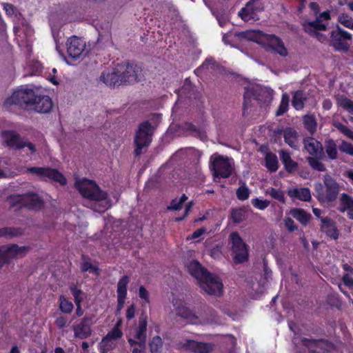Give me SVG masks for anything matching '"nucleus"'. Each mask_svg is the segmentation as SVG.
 I'll return each instance as SVG.
<instances>
[{"mask_svg":"<svg viewBox=\"0 0 353 353\" xmlns=\"http://www.w3.org/2000/svg\"><path fill=\"white\" fill-rule=\"evenodd\" d=\"M304 128L313 134L316 130V121L313 115H305L303 117Z\"/></svg>","mask_w":353,"mask_h":353,"instance_id":"40","label":"nucleus"},{"mask_svg":"<svg viewBox=\"0 0 353 353\" xmlns=\"http://www.w3.org/2000/svg\"><path fill=\"white\" fill-rule=\"evenodd\" d=\"M251 203L254 208L261 210H265L270 204V201L267 199L262 200L258 198L252 199Z\"/></svg>","mask_w":353,"mask_h":353,"instance_id":"52","label":"nucleus"},{"mask_svg":"<svg viewBox=\"0 0 353 353\" xmlns=\"http://www.w3.org/2000/svg\"><path fill=\"white\" fill-rule=\"evenodd\" d=\"M218 66V64L213 58H208L204 62L194 70V73L196 76H199L204 71L209 70H215Z\"/></svg>","mask_w":353,"mask_h":353,"instance_id":"37","label":"nucleus"},{"mask_svg":"<svg viewBox=\"0 0 353 353\" xmlns=\"http://www.w3.org/2000/svg\"><path fill=\"white\" fill-rule=\"evenodd\" d=\"M186 129L188 131L192 132V135L195 137L199 138L201 140H204L206 138L205 132L202 131L191 123L186 124Z\"/></svg>","mask_w":353,"mask_h":353,"instance_id":"45","label":"nucleus"},{"mask_svg":"<svg viewBox=\"0 0 353 353\" xmlns=\"http://www.w3.org/2000/svg\"><path fill=\"white\" fill-rule=\"evenodd\" d=\"M188 272L194 277L200 288L210 295H219L222 292L223 283L216 275L210 273L197 261H193L188 266Z\"/></svg>","mask_w":353,"mask_h":353,"instance_id":"1","label":"nucleus"},{"mask_svg":"<svg viewBox=\"0 0 353 353\" xmlns=\"http://www.w3.org/2000/svg\"><path fill=\"white\" fill-rule=\"evenodd\" d=\"M352 39V34L339 26L330 33L331 46L339 52H347L350 49Z\"/></svg>","mask_w":353,"mask_h":353,"instance_id":"11","label":"nucleus"},{"mask_svg":"<svg viewBox=\"0 0 353 353\" xmlns=\"http://www.w3.org/2000/svg\"><path fill=\"white\" fill-rule=\"evenodd\" d=\"M285 224L289 232H292L298 229V226L291 218H287L285 221Z\"/></svg>","mask_w":353,"mask_h":353,"instance_id":"61","label":"nucleus"},{"mask_svg":"<svg viewBox=\"0 0 353 353\" xmlns=\"http://www.w3.org/2000/svg\"><path fill=\"white\" fill-rule=\"evenodd\" d=\"M303 30L310 37L319 39V37H323V34L319 32V31H325L327 26L318 18H316L315 20L312 21H305L303 23Z\"/></svg>","mask_w":353,"mask_h":353,"instance_id":"23","label":"nucleus"},{"mask_svg":"<svg viewBox=\"0 0 353 353\" xmlns=\"http://www.w3.org/2000/svg\"><path fill=\"white\" fill-rule=\"evenodd\" d=\"M66 48L69 57L74 60L82 59L85 56L84 54L86 48L85 41L77 36L73 35L68 39Z\"/></svg>","mask_w":353,"mask_h":353,"instance_id":"16","label":"nucleus"},{"mask_svg":"<svg viewBox=\"0 0 353 353\" xmlns=\"http://www.w3.org/2000/svg\"><path fill=\"white\" fill-rule=\"evenodd\" d=\"M2 137L3 138L6 145L14 150H21L27 147L30 154L36 152L35 145L31 142L25 141L19 134L14 130H4L2 132Z\"/></svg>","mask_w":353,"mask_h":353,"instance_id":"12","label":"nucleus"},{"mask_svg":"<svg viewBox=\"0 0 353 353\" xmlns=\"http://www.w3.org/2000/svg\"><path fill=\"white\" fill-rule=\"evenodd\" d=\"M8 200L10 207L15 210H20L25 208L30 210H39L44 205L43 200L37 193L26 192L23 194H11Z\"/></svg>","mask_w":353,"mask_h":353,"instance_id":"4","label":"nucleus"},{"mask_svg":"<svg viewBox=\"0 0 353 353\" xmlns=\"http://www.w3.org/2000/svg\"><path fill=\"white\" fill-rule=\"evenodd\" d=\"M121 70L123 81L125 84H132L143 79V68L134 62H128L125 66L119 67Z\"/></svg>","mask_w":353,"mask_h":353,"instance_id":"15","label":"nucleus"},{"mask_svg":"<svg viewBox=\"0 0 353 353\" xmlns=\"http://www.w3.org/2000/svg\"><path fill=\"white\" fill-rule=\"evenodd\" d=\"M304 149L310 157L320 156L325 157V152L322 143L312 137H305L303 140Z\"/></svg>","mask_w":353,"mask_h":353,"instance_id":"20","label":"nucleus"},{"mask_svg":"<svg viewBox=\"0 0 353 353\" xmlns=\"http://www.w3.org/2000/svg\"><path fill=\"white\" fill-rule=\"evenodd\" d=\"M123 79L121 70H120L119 67L112 70H104L100 76V81L103 82L107 86L112 88L121 85H125Z\"/></svg>","mask_w":353,"mask_h":353,"instance_id":"18","label":"nucleus"},{"mask_svg":"<svg viewBox=\"0 0 353 353\" xmlns=\"http://www.w3.org/2000/svg\"><path fill=\"white\" fill-rule=\"evenodd\" d=\"M59 309L65 314H70L74 310V305L64 295H60L59 297Z\"/></svg>","mask_w":353,"mask_h":353,"instance_id":"36","label":"nucleus"},{"mask_svg":"<svg viewBox=\"0 0 353 353\" xmlns=\"http://www.w3.org/2000/svg\"><path fill=\"white\" fill-rule=\"evenodd\" d=\"M265 166L270 172H275L279 168V161L277 156L272 152H268L265 156Z\"/></svg>","mask_w":353,"mask_h":353,"instance_id":"34","label":"nucleus"},{"mask_svg":"<svg viewBox=\"0 0 353 353\" xmlns=\"http://www.w3.org/2000/svg\"><path fill=\"white\" fill-rule=\"evenodd\" d=\"M338 210L344 213L347 212V216L353 220V197L346 193H343L339 199Z\"/></svg>","mask_w":353,"mask_h":353,"instance_id":"26","label":"nucleus"},{"mask_svg":"<svg viewBox=\"0 0 353 353\" xmlns=\"http://www.w3.org/2000/svg\"><path fill=\"white\" fill-rule=\"evenodd\" d=\"M151 353H160L163 347V341L159 336H154L149 343Z\"/></svg>","mask_w":353,"mask_h":353,"instance_id":"41","label":"nucleus"},{"mask_svg":"<svg viewBox=\"0 0 353 353\" xmlns=\"http://www.w3.org/2000/svg\"><path fill=\"white\" fill-rule=\"evenodd\" d=\"M316 198L321 204L331 205L338 198L339 185L330 174L323 177V183H316L314 185Z\"/></svg>","mask_w":353,"mask_h":353,"instance_id":"3","label":"nucleus"},{"mask_svg":"<svg viewBox=\"0 0 353 353\" xmlns=\"http://www.w3.org/2000/svg\"><path fill=\"white\" fill-rule=\"evenodd\" d=\"M339 104L350 114H353V101L347 97H343L339 100Z\"/></svg>","mask_w":353,"mask_h":353,"instance_id":"49","label":"nucleus"},{"mask_svg":"<svg viewBox=\"0 0 353 353\" xmlns=\"http://www.w3.org/2000/svg\"><path fill=\"white\" fill-rule=\"evenodd\" d=\"M94 324L93 316H85L81 318L72 326L74 336L82 340L89 338L92 334V327Z\"/></svg>","mask_w":353,"mask_h":353,"instance_id":"17","label":"nucleus"},{"mask_svg":"<svg viewBox=\"0 0 353 353\" xmlns=\"http://www.w3.org/2000/svg\"><path fill=\"white\" fill-rule=\"evenodd\" d=\"M71 294L74 297V301L75 304L82 303L84 299L86 297V294L81 289H79L77 286L72 283L69 287Z\"/></svg>","mask_w":353,"mask_h":353,"instance_id":"39","label":"nucleus"},{"mask_svg":"<svg viewBox=\"0 0 353 353\" xmlns=\"http://www.w3.org/2000/svg\"><path fill=\"white\" fill-rule=\"evenodd\" d=\"M29 250L28 246L20 247L17 244L0 246V269L10 263L12 259L25 256Z\"/></svg>","mask_w":353,"mask_h":353,"instance_id":"13","label":"nucleus"},{"mask_svg":"<svg viewBox=\"0 0 353 353\" xmlns=\"http://www.w3.org/2000/svg\"><path fill=\"white\" fill-rule=\"evenodd\" d=\"M289 101L288 94L287 93L283 94L280 105L276 112V116H281L288 110Z\"/></svg>","mask_w":353,"mask_h":353,"instance_id":"43","label":"nucleus"},{"mask_svg":"<svg viewBox=\"0 0 353 353\" xmlns=\"http://www.w3.org/2000/svg\"><path fill=\"white\" fill-rule=\"evenodd\" d=\"M120 321H118L114 327L108 332L105 336V339H108L110 341H116L120 339L123 336V332L119 328Z\"/></svg>","mask_w":353,"mask_h":353,"instance_id":"42","label":"nucleus"},{"mask_svg":"<svg viewBox=\"0 0 353 353\" xmlns=\"http://www.w3.org/2000/svg\"><path fill=\"white\" fill-rule=\"evenodd\" d=\"M193 205H194V203L192 201L189 202L185 206L184 214L182 216L176 217L174 219V221L180 222V221L184 220L188 216L189 212L191 210V208H192Z\"/></svg>","mask_w":353,"mask_h":353,"instance_id":"59","label":"nucleus"},{"mask_svg":"<svg viewBox=\"0 0 353 353\" xmlns=\"http://www.w3.org/2000/svg\"><path fill=\"white\" fill-rule=\"evenodd\" d=\"M114 348L115 345L113 344L112 341L108 339H105V336L102 338V340L99 345L100 353H108L109 351L112 350Z\"/></svg>","mask_w":353,"mask_h":353,"instance_id":"44","label":"nucleus"},{"mask_svg":"<svg viewBox=\"0 0 353 353\" xmlns=\"http://www.w3.org/2000/svg\"><path fill=\"white\" fill-rule=\"evenodd\" d=\"M69 323L68 318L63 315L57 316L54 321V324L59 329H63L67 327Z\"/></svg>","mask_w":353,"mask_h":353,"instance_id":"55","label":"nucleus"},{"mask_svg":"<svg viewBox=\"0 0 353 353\" xmlns=\"http://www.w3.org/2000/svg\"><path fill=\"white\" fill-rule=\"evenodd\" d=\"M325 151L330 160H336L338 158L337 145L332 139L325 140Z\"/></svg>","mask_w":353,"mask_h":353,"instance_id":"35","label":"nucleus"},{"mask_svg":"<svg viewBox=\"0 0 353 353\" xmlns=\"http://www.w3.org/2000/svg\"><path fill=\"white\" fill-rule=\"evenodd\" d=\"M321 230L332 239L336 240L339 238V232L335 222L329 216L321 219Z\"/></svg>","mask_w":353,"mask_h":353,"instance_id":"25","label":"nucleus"},{"mask_svg":"<svg viewBox=\"0 0 353 353\" xmlns=\"http://www.w3.org/2000/svg\"><path fill=\"white\" fill-rule=\"evenodd\" d=\"M176 314L178 316L185 319L189 323L197 325L203 323L199 316L185 306L179 307Z\"/></svg>","mask_w":353,"mask_h":353,"instance_id":"27","label":"nucleus"},{"mask_svg":"<svg viewBox=\"0 0 353 353\" xmlns=\"http://www.w3.org/2000/svg\"><path fill=\"white\" fill-rule=\"evenodd\" d=\"M284 141L290 148L298 149L299 133L291 127H287L283 130Z\"/></svg>","mask_w":353,"mask_h":353,"instance_id":"29","label":"nucleus"},{"mask_svg":"<svg viewBox=\"0 0 353 353\" xmlns=\"http://www.w3.org/2000/svg\"><path fill=\"white\" fill-rule=\"evenodd\" d=\"M290 214L304 226H306L309 223L312 217L310 213L302 208H293L290 210Z\"/></svg>","mask_w":353,"mask_h":353,"instance_id":"31","label":"nucleus"},{"mask_svg":"<svg viewBox=\"0 0 353 353\" xmlns=\"http://www.w3.org/2000/svg\"><path fill=\"white\" fill-rule=\"evenodd\" d=\"M27 172L38 176L42 181L49 179L57 182L61 185H65L67 179L64 175L55 168L49 167H28Z\"/></svg>","mask_w":353,"mask_h":353,"instance_id":"10","label":"nucleus"},{"mask_svg":"<svg viewBox=\"0 0 353 353\" xmlns=\"http://www.w3.org/2000/svg\"><path fill=\"white\" fill-rule=\"evenodd\" d=\"M210 168L214 177L227 179L232 174L234 164L229 157L215 154L210 157Z\"/></svg>","mask_w":353,"mask_h":353,"instance_id":"6","label":"nucleus"},{"mask_svg":"<svg viewBox=\"0 0 353 353\" xmlns=\"http://www.w3.org/2000/svg\"><path fill=\"white\" fill-rule=\"evenodd\" d=\"M242 34H243V37L251 41H254L256 39L257 34H261L267 50L270 48L272 51L279 54L281 57H286L288 54L287 48L285 47L283 41L275 34H262L261 31L256 32L253 30L244 32Z\"/></svg>","mask_w":353,"mask_h":353,"instance_id":"7","label":"nucleus"},{"mask_svg":"<svg viewBox=\"0 0 353 353\" xmlns=\"http://www.w3.org/2000/svg\"><path fill=\"white\" fill-rule=\"evenodd\" d=\"M339 148L341 152L353 156V145L351 143L343 141Z\"/></svg>","mask_w":353,"mask_h":353,"instance_id":"54","label":"nucleus"},{"mask_svg":"<svg viewBox=\"0 0 353 353\" xmlns=\"http://www.w3.org/2000/svg\"><path fill=\"white\" fill-rule=\"evenodd\" d=\"M319 339H308L305 337L301 338V343L303 346L307 348L309 350L312 347H316Z\"/></svg>","mask_w":353,"mask_h":353,"instance_id":"53","label":"nucleus"},{"mask_svg":"<svg viewBox=\"0 0 353 353\" xmlns=\"http://www.w3.org/2000/svg\"><path fill=\"white\" fill-rule=\"evenodd\" d=\"M288 196L294 199H299L302 201H310L312 199L311 192L308 188H293L288 191Z\"/></svg>","mask_w":353,"mask_h":353,"instance_id":"28","label":"nucleus"},{"mask_svg":"<svg viewBox=\"0 0 353 353\" xmlns=\"http://www.w3.org/2000/svg\"><path fill=\"white\" fill-rule=\"evenodd\" d=\"M34 110L39 113H48L53 108V103L50 97L46 95H37L36 100L32 103Z\"/></svg>","mask_w":353,"mask_h":353,"instance_id":"24","label":"nucleus"},{"mask_svg":"<svg viewBox=\"0 0 353 353\" xmlns=\"http://www.w3.org/2000/svg\"><path fill=\"white\" fill-rule=\"evenodd\" d=\"M338 21L344 27L353 29V18L346 13L340 14L338 17Z\"/></svg>","mask_w":353,"mask_h":353,"instance_id":"46","label":"nucleus"},{"mask_svg":"<svg viewBox=\"0 0 353 353\" xmlns=\"http://www.w3.org/2000/svg\"><path fill=\"white\" fill-rule=\"evenodd\" d=\"M336 128L341 133H343L347 137L353 139V131L350 130L347 126L342 123H339L336 126Z\"/></svg>","mask_w":353,"mask_h":353,"instance_id":"56","label":"nucleus"},{"mask_svg":"<svg viewBox=\"0 0 353 353\" xmlns=\"http://www.w3.org/2000/svg\"><path fill=\"white\" fill-rule=\"evenodd\" d=\"M262 92L265 91L261 88H246L243 94V115L244 117L248 114V109L252 105V99L261 101V95Z\"/></svg>","mask_w":353,"mask_h":353,"instance_id":"22","label":"nucleus"},{"mask_svg":"<svg viewBox=\"0 0 353 353\" xmlns=\"http://www.w3.org/2000/svg\"><path fill=\"white\" fill-rule=\"evenodd\" d=\"M231 219L235 223H240L244 220V212L242 209H233L231 212Z\"/></svg>","mask_w":353,"mask_h":353,"instance_id":"50","label":"nucleus"},{"mask_svg":"<svg viewBox=\"0 0 353 353\" xmlns=\"http://www.w3.org/2000/svg\"><path fill=\"white\" fill-rule=\"evenodd\" d=\"M179 346L181 349L190 350L194 353H210L214 349L212 343L199 342L194 340H186L185 343H180Z\"/></svg>","mask_w":353,"mask_h":353,"instance_id":"19","label":"nucleus"},{"mask_svg":"<svg viewBox=\"0 0 353 353\" xmlns=\"http://www.w3.org/2000/svg\"><path fill=\"white\" fill-rule=\"evenodd\" d=\"M130 282V278L127 275L123 276L117 283V305L116 314H117L123 308L128 291L127 287Z\"/></svg>","mask_w":353,"mask_h":353,"instance_id":"21","label":"nucleus"},{"mask_svg":"<svg viewBox=\"0 0 353 353\" xmlns=\"http://www.w3.org/2000/svg\"><path fill=\"white\" fill-rule=\"evenodd\" d=\"M36 100V94L32 89L19 88L13 92L3 102L2 108L5 111H11L12 105H17L21 108H26L32 105Z\"/></svg>","mask_w":353,"mask_h":353,"instance_id":"5","label":"nucleus"},{"mask_svg":"<svg viewBox=\"0 0 353 353\" xmlns=\"http://www.w3.org/2000/svg\"><path fill=\"white\" fill-rule=\"evenodd\" d=\"M250 190L245 185H241L236 191V197L240 201H245L250 196Z\"/></svg>","mask_w":353,"mask_h":353,"instance_id":"48","label":"nucleus"},{"mask_svg":"<svg viewBox=\"0 0 353 353\" xmlns=\"http://www.w3.org/2000/svg\"><path fill=\"white\" fill-rule=\"evenodd\" d=\"M81 269L82 272H87L88 270L97 271V270H98L97 267H94L89 261H83L81 264Z\"/></svg>","mask_w":353,"mask_h":353,"instance_id":"62","label":"nucleus"},{"mask_svg":"<svg viewBox=\"0 0 353 353\" xmlns=\"http://www.w3.org/2000/svg\"><path fill=\"white\" fill-rule=\"evenodd\" d=\"M136 307L134 304L129 305L126 310L125 316L128 321L132 320L135 316Z\"/></svg>","mask_w":353,"mask_h":353,"instance_id":"60","label":"nucleus"},{"mask_svg":"<svg viewBox=\"0 0 353 353\" xmlns=\"http://www.w3.org/2000/svg\"><path fill=\"white\" fill-rule=\"evenodd\" d=\"M230 241L232 244L231 250L234 263L241 264L246 262L249 258L248 246L237 232H232L230 234Z\"/></svg>","mask_w":353,"mask_h":353,"instance_id":"9","label":"nucleus"},{"mask_svg":"<svg viewBox=\"0 0 353 353\" xmlns=\"http://www.w3.org/2000/svg\"><path fill=\"white\" fill-rule=\"evenodd\" d=\"M344 285L348 288H353V278L348 273L344 274L342 277Z\"/></svg>","mask_w":353,"mask_h":353,"instance_id":"63","label":"nucleus"},{"mask_svg":"<svg viewBox=\"0 0 353 353\" xmlns=\"http://www.w3.org/2000/svg\"><path fill=\"white\" fill-rule=\"evenodd\" d=\"M75 187L84 198L90 201H102L108 198L107 192L103 191L94 181H77Z\"/></svg>","mask_w":353,"mask_h":353,"instance_id":"8","label":"nucleus"},{"mask_svg":"<svg viewBox=\"0 0 353 353\" xmlns=\"http://www.w3.org/2000/svg\"><path fill=\"white\" fill-rule=\"evenodd\" d=\"M24 230L19 227H4L0 228V237L12 239L23 235Z\"/></svg>","mask_w":353,"mask_h":353,"instance_id":"33","label":"nucleus"},{"mask_svg":"<svg viewBox=\"0 0 353 353\" xmlns=\"http://www.w3.org/2000/svg\"><path fill=\"white\" fill-rule=\"evenodd\" d=\"M148 317L145 312H142L139 317L138 324L134 328V338H128V342L130 347L135 345L143 346L146 344Z\"/></svg>","mask_w":353,"mask_h":353,"instance_id":"14","label":"nucleus"},{"mask_svg":"<svg viewBox=\"0 0 353 353\" xmlns=\"http://www.w3.org/2000/svg\"><path fill=\"white\" fill-rule=\"evenodd\" d=\"M268 194L273 199L278 200L282 203H285V201L284 193L280 189H276L274 188H271L268 191Z\"/></svg>","mask_w":353,"mask_h":353,"instance_id":"51","label":"nucleus"},{"mask_svg":"<svg viewBox=\"0 0 353 353\" xmlns=\"http://www.w3.org/2000/svg\"><path fill=\"white\" fill-rule=\"evenodd\" d=\"M161 116L159 113L152 114V123L146 120L139 124L134 139L135 156H139L143 148L148 147L152 143L155 130L161 121Z\"/></svg>","mask_w":353,"mask_h":353,"instance_id":"2","label":"nucleus"},{"mask_svg":"<svg viewBox=\"0 0 353 353\" xmlns=\"http://www.w3.org/2000/svg\"><path fill=\"white\" fill-rule=\"evenodd\" d=\"M182 205L183 204L177 198H175L171 201L170 204L168 206L167 209L168 210H179L181 209Z\"/></svg>","mask_w":353,"mask_h":353,"instance_id":"58","label":"nucleus"},{"mask_svg":"<svg viewBox=\"0 0 353 353\" xmlns=\"http://www.w3.org/2000/svg\"><path fill=\"white\" fill-rule=\"evenodd\" d=\"M139 296L140 299L144 300L146 303H149L150 302L149 292L143 285H141L139 287Z\"/></svg>","mask_w":353,"mask_h":353,"instance_id":"57","label":"nucleus"},{"mask_svg":"<svg viewBox=\"0 0 353 353\" xmlns=\"http://www.w3.org/2000/svg\"><path fill=\"white\" fill-rule=\"evenodd\" d=\"M250 6L251 3H248L246 6L245 8H241V10L239 12V14L241 17V18L245 21H248L249 20L253 18L254 12L250 10Z\"/></svg>","mask_w":353,"mask_h":353,"instance_id":"47","label":"nucleus"},{"mask_svg":"<svg viewBox=\"0 0 353 353\" xmlns=\"http://www.w3.org/2000/svg\"><path fill=\"white\" fill-rule=\"evenodd\" d=\"M279 155L280 159L287 172L292 173L297 170L299 164L292 159L289 152L282 150L279 152Z\"/></svg>","mask_w":353,"mask_h":353,"instance_id":"30","label":"nucleus"},{"mask_svg":"<svg viewBox=\"0 0 353 353\" xmlns=\"http://www.w3.org/2000/svg\"><path fill=\"white\" fill-rule=\"evenodd\" d=\"M307 97L303 90H299L294 92L292 105L296 110H301L305 106V102L307 101Z\"/></svg>","mask_w":353,"mask_h":353,"instance_id":"32","label":"nucleus"},{"mask_svg":"<svg viewBox=\"0 0 353 353\" xmlns=\"http://www.w3.org/2000/svg\"><path fill=\"white\" fill-rule=\"evenodd\" d=\"M321 22L323 20L329 21L331 19L330 11L327 10L321 13H320L318 16H316Z\"/></svg>","mask_w":353,"mask_h":353,"instance_id":"64","label":"nucleus"},{"mask_svg":"<svg viewBox=\"0 0 353 353\" xmlns=\"http://www.w3.org/2000/svg\"><path fill=\"white\" fill-rule=\"evenodd\" d=\"M324 157H320V156L316 157H308L306 158V160L310 165V166L314 170L319 172H324L326 168L325 165L320 161L321 159H323Z\"/></svg>","mask_w":353,"mask_h":353,"instance_id":"38","label":"nucleus"}]
</instances>
